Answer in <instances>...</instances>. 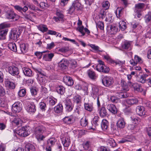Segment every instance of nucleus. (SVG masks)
<instances>
[{
	"label": "nucleus",
	"mask_w": 151,
	"mask_h": 151,
	"mask_svg": "<svg viewBox=\"0 0 151 151\" xmlns=\"http://www.w3.org/2000/svg\"><path fill=\"white\" fill-rule=\"evenodd\" d=\"M56 140L54 137H52L48 139L47 141L46 150V151H51V147L53 146L55 144Z\"/></svg>",
	"instance_id": "423d86ee"
},
{
	"label": "nucleus",
	"mask_w": 151,
	"mask_h": 151,
	"mask_svg": "<svg viewBox=\"0 0 151 151\" xmlns=\"http://www.w3.org/2000/svg\"><path fill=\"white\" fill-rule=\"evenodd\" d=\"M143 61L141 58L137 55H135L134 59H132L130 61V64L133 65H136L137 63H142Z\"/></svg>",
	"instance_id": "2eb2a0df"
},
{
	"label": "nucleus",
	"mask_w": 151,
	"mask_h": 151,
	"mask_svg": "<svg viewBox=\"0 0 151 151\" xmlns=\"http://www.w3.org/2000/svg\"><path fill=\"white\" fill-rule=\"evenodd\" d=\"M116 14L117 18H120L122 16V9L118 8L116 10Z\"/></svg>",
	"instance_id": "13d9d810"
},
{
	"label": "nucleus",
	"mask_w": 151,
	"mask_h": 151,
	"mask_svg": "<svg viewBox=\"0 0 151 151\" xmlns=\"http://www.w3.org/2000/svg\"><path fill=\"white\" fill-rule=\"evenodd\" d=\"M90 146V142L87 141L83 143V148L86 150H88Z\"/></svg>",
	"instance_id": "bf43d9fd"
},
{
	"label": "nucleus",
	"mask_w": 151,
	"mask_h": 151,
	"mask_svg": "<svg viewBox=\"0 0 151 151\" xmlns=\"http://www.w3.org/2000/svg\"><path fill=\"white\" fill-rule=\"evenodd\" d=\"M96 69L99 72L104 73H108L109 70V68L101 60L99 61V63L96 67Z\"/></svg>",
	"instance_id": "f03ea898"
},
{
	"label": "nucleus",
	"mask_w": 151,
	"mask_h": 151,
	"mask_svg": "<svg viewBox=\"0 0 151 151\" xmlns=\"http://www.w3.org/2000/svg\"><path fill=\"white\" fill-rule=\"evenodd\" d=\"M88 123V120L86 118H83L81 119L80 124L82 127H86Z\"/></svg>",
	"instance_id": "de8ad7c7"
},
{
	"label": "nucleus",
	"mask_w": 151,
	"mask_h": 151,
	"mask_svg": "<svg viewBox=\"0 0 151 151\" xmlns=\"http://www.w3.org/2000/svg\"><path fill=\"white\" fill-rule=\"evenodd\" d=\"M23 73L25 76L30 77L32 76V70L29 68L23 67L22 68Z\"/></svg>",
	"instance_id": "4be33fe9"
},
{
	"label": "nucleus",
	"mask_w": 151,
	"mask_h": 151,
	"mask_svg": "<svg viewBox=\"0 0 151 151\" xmlns=\"http://www.w3.org/2000/svg\"><path fill=\"white\" fill-rule=\"evenodd\" d=\"M22 109V105L20 102H16L12 105V110L14 113H19Z\"/></svg>",
	"instance_id": "39448f33"
},
{
	"label": "nucleus",
	"mask_w": 151,
	"mask_h": 151,
	"mask_svg": "<svg viewBox=\"0 0 151 151\" xmlns=\"http://www.w3.org/2000/svg\"><path fill=\"white\" fill-rule=\"evenodd\" d=\"M107 143L112 147H114L116 145V143L114 140L112 138H109L107 140Z\"/></svg>",
	"instance_id": "58836bf2"
},
{
	"label": "nucleus",
	"mask_w": 151,
	"mask_h": 151,
	"mask_svg": "<svg viewBox=\"0 0 151 151\" xmlns=\"http://www.w3.org/2000/svg\"><path fill=\"white\" fill-rule=\"evenodd\" d=\"M144 76L142 75L138 79V81L140 83H143L147 82V79H146Z\"/></svg>",
	"instance_id": "052dcab7"
},
{
	"label": "nucleus",
	"mask_w": 151,
	"mask_h": 151,
	"mask_svg": "<svg viewBox=\"0 0 151 151\" xmlns=\"http://www.w3.org/2000/svg\"><path fill=\"white\" fill-rule=\"evenodd\" d=\"M104 57L108 63H115L116 65L119 64L120 65H122L124 63V61H115L113 60L108 55H103Z\"/></svg>",
	"instance_id": "0eeeda50"
},
{
	"label": "nucleus",
	"mask_w": 151,
	"mask_h": 151,
	"mask_svg": "<svg viewBox=\"0 0 151 151\" xmlns=\"http://www.w3.org/2000/svg\"><path fill=\"white\" fill-rule=\"evenodd\" d=\"M5 85L6 87L10 89H14L15 87L14 83L11 81L9 79H7L4 82Z\"/></svg>",
	"instance_id": "6ab92c4d"
},
{
	"label": "nucleus",
	"mask_w": 151,
	"mask_h": 151,
	"mask_svg": "<svg viewBox=\"0 0 151 151\" xmlns=\"http://www.w3.org/2000/svg\"><path fill=\"white\" fill-rule=\"evenodd\" d=\"M145 6L144 4L142 3H139L135 5V10H140L143 9Z\"/></svg>",
	"instance_id": "49530a36"
},
{
	"label": "nucleus",
	"mask_w": 151,
	"mask_h": 151,
	"mask_svg": "<svg viewBox=\"0 0 151 151\" xmlns=\"http://www.w3.org/2000/svg\"><path fill=\"white\" fill-rule=\"evenodd\" d=\"M38 80L39 83L42 86H45V83L47 82V80L45 79V77L42 78H40Z\"/></svg>",
	"instance_id": "0e129e2a"
},
{
	"label": "nucleus",
	"mask_w": 151,
	"mask_h": 151,
	"mask_svg": "<svg viewBox=\"0 0 151 151\" xmlns=\"http://www.w3.org/2000/svg\"><path fill=\"white\" fill-rule=\"evenodd\" d=\"M138 102V100L135 98L128 99H127L126 101L127 104L129 105H132L136 104Z\"/></svg>",
	"instance_id": "7c9ffc66"
},
{
	"label": "nucleus",
	"mask_w": 151,
	"mask_h": 151,
	"mask_svg": "<svg viewBox=\"0 0 151 151\" xmlns=\"http://www.w3.org/2000/svg\"><path fill=\"white\" fill-rule=\"evenodd\" d=\"M85 109L91 112L93 110V105L90 104L85 103L84 104Z\"/></svg>",
	"instance_id": "e433bc0d"
},
{
	"label": "nucleus",
	"mask_w": 151,
	"mask_h": 151,
	"mask_svg": "<svg viewBox=\"0 0 151 151\" xmlns=\"http://www.w3.org/2000/svg\"><path fill=\"white\" fill-rule=\"evenodd\" d=\"M26 94V91L25 88H21L18 92V95L20 97H24Z\"/></svg>",
	"instance_id": "a18cd8bd"
},
{
	"label": "nucleus",
	"mask_w": 151,
	"mask_h": 151,
	"mask_svg": "<svg viewBox=\"0 0 151 151\" xmlns=\"http://www.w3.org/2000/svg\"><path fill=\"white\" fill-rule=\"evenodd\" d=\"M145 22L148 23L151 20V12H149L147 14H146L145 17Z\"/></svg>",
	"instance_id": "09e8293b"
},
{
	"label": "nucleus",
	"mask_w": 151,
	"mask_h": 151,
	"mask_svg": "<svg viewBox=\"0 0 151 151\" xmlns=\"http://www.w3.org/2000/svg\"><path fill=\"white\" fill-rule=\"evenodd\" d=\"M109 27L111 32L112 34H114L116 33L118 31L117 28L114 25H111Z\"/></svg>",
	"instance_id": "5fc2aeb1"
},
{
	"label": "nucleus",
	"mask_w": 151,
	"mask_h": 151,
	"mask_svg": "<svg viewBox=\"0 0 151 151\" xmlns=\"http://www.w3.org/2000/svg\"><path fill=\"white\" fill-rule=\"evenodd\" d=\"M87 73L88 77L92 79H95L96 77L95 72L92 70H88L87 71Z\"/></svg>",
	"instance_id": "f704fd0d"
},
{
	"label": "nucleus",
	"mask_w": 151,
	"mask_h": 151,
	"mask_svg": "<svg viewBox=\"0 0 151 151\" xmlns=\"http://www.w3.org/2000/svg\"><path fill=\"white\" fill-rule=\"evenodd\" d=\"M109 2L108 1H104L102 4V6L105 9V10L109 8Z\"/></svg>",
	"instance_id": "680f3d73"
},
{
	"label": "nucleus",
	"mask_w": 151,
	"mask_h": 151,
	"mask_svg": "<svg viewBox=\"0 0 151 151\" xmlns=\"http://www.w3.org/2000/svg\"><path fill=\"white\" fill-rule=\"evenodd\" d=\"M27 111L30 113H34L36 111L35 106L33 104L29 103L26 107Z\"/></svg>",
	"instance_id": "412c9836"
},
{
	"label": "nucleus",
	"mask_w": 151,
	"mask_h": 151,
	"mask_svg": "<svg viewBox=\"0 0 151 151\" xmlns=\"http://www.w3.org/2000/svg\"><path fill=\"white\" fill-rule=\"evenodd\" d=\"M99 115L101 117L105 116L107 114L106 110L104 107H102L101 108L99 109Z\"/></svg>",
	"instance_id": "cd10ccee"
},
{
	"label": "nucleus",
	"mask_w": 151,
	"mask_h": 151,
	"mask_svg": "<svg viewBox=\"0 0 151 151\" xmlns=\"http://www.w3.org/2000/svg\"><path fill=\"white\" fill-rule=\"evenodd\" d=\"M8 71L10 74L13 76L18 75L19 74L18 68L14 66H11L9 67Z\"/></svg>",
	"instance_id": "6e6552de"
},
{
	"label": "nucleus",
	"mask_w": 151,
	"mask_h": 151,
	"mask_svg": "<svg viewBox=\"0 0 151 151\" xmlns=\"http://www.w3.org/2000/svg\"><path fill=\"white\" fill-rule=\"evenodd\" d=\"M99 118L98 116H94L93 119V125L96 127L98 126V122L99 120Z\"/></svg>",
	"instance_id": "8fccbe9b"
},
{
	"label": "nucleus",
	"mask_w": 151,
	"mask_h": 151,
	"mask_svg": "<svg viewBox=\"0 0 151 151\" xmlns=\"http://www.w3.org/2000/svg\"><path fill=\"white\" fill-rule=\"evenodd\" d=\"M8 47L9 49L14 52L17 51L16 45L14 43H10L8 44Z\"/></svg>",
	"instance_id": "c9c22d12"
},
{
	"label": "nucleus",
	"mask_w": 151,
	"mask_h": 151,
	"mask_svg": "<svg viewBox=\"0 0 151 151\" xmlns=\"http://www.w3.org/2000/svg\"><path fill=\"white\" fill-rule=\"evenodd\" d=\"M132 141V137L128 136L122 138L121 140L119 141L120 143H124L127 142H131Z\"/></svg>",
	"instance_id": "79ce46f5"
},
{
	"label": "nucleus",
	"mask_w": 151,
	"mask_h": 151,
	"mask_svg": "<svg viewBox=\"0 0 151 151\" xmlns=\"http://www.w3.org/2000/svg\"><path fill=\"white\" fill-rule=\"evenodd\" d=\"M132 42L131 41H126L122 44V47L124 49L130 50L131 48Z\"/></svg>",
	"instance_id": "5701e85b"
},
{
	"label": "nucleus",
	"mask_w": 151,
	"mask_h": 151,
	"mask_svg": "<svg viewBox=\"0 0 151 151\" xmlns=\"http://www.w3.org/2000/svg\"><path fill=\"white\" fill-rule=\"evenodd\" d=\"M108 12L104 9H101L99 13V18L103 19L104 18L107 14Z\"/></svg>",
	"instance_id": "4c0bfd02"
},
{
	"label": "nucleus",
	"mask_w": 151,
	"mask_h": 151,
	"mask_svg": "<svg viewBox=\"0 0 151 151\" xmlns=\"http://www.w3.org/2000/svg\"><path fill=\"white\" fill-rule=\"evenodd\" d=\"M14 7L16 10L21 13L22 12H25L28 9V7L26 6L22 8L19 5H15Z\"/></svg>",
	"instance_id": "a878e982"
},
{
	"label": "nucleus",
	"mask_w": 151,
	"mask_h": 151,
	"mask_svg": "<svg viewBox=\"0 0 151 151\" xmlns=\"http://www.w3.org/2000/svg\"><path fill=\"white\" fill-rule=\"evenodd\" d=\"M17 15L14 12L10 9H9L6 12L5 16L8 19H14L15 17Z\"/></svg>",
	"instance_id": "f8f14e48"
},
{
	"label": "nucleus",
	"mask_w": 151,
	"mask_h": 151,
	"mask_svg": "<svg viewBox=\"0 0 151 151\" xmlns=\"http://www.w3.org/2000/svg\"><path fill=\"white\" fill-rule=\"evenodd\" d=\"M109 123L108 122L106 119H103L101 123V127L102 129L105 131L108 128Z\"/></svg>",
	"instance_id": "2f4dec72"
},
{
	"label": "nucleus",
	"mask_w": 151,
	"mask_h": 151,
	"mask_svg": "<svg viewBox=\"0 0 151 151\" xmlns=\"http://www.w3.org/2000/svg\"><path fill=\"white\" fill-rule=\"evenodd\" d=\"M25 151H35V148L34 145L30 143H28L25 146Z\"/></svg>",
	"instance_id": "c756f323"
},
{
	"label": "nucleus",
	"mask_w": 151,
	"mask_h": 151,
	"mask_svg": "<svg viewBox=\"0 0 151 151\" xmlns=\"http://www.w3.org/2000/svg\"><path fill=\"white\" fill-rule=\"evenodd\" d=\"M129 83V86L132 87L135 91L139 92H142L143 91V89L142 88L139 84L137 83H134L133 82H130Z\"/></svg>",
	"instance_id": "ddd939ff"
},
{
	"label": "nucleus",
	"mask_w": 151,
	"mask_h": 151,
	"mask_svg": "<svg viewBox=\"0 0 151 151\" xmlns=\"http://www.w3.org/2000/svg\"><path fill=\"white\" fill-rule=\"evenodd\" d=\"M62 142L64 147H68L70 143V140L68 137H64L62 139Z\"/></svg>",
	"instance_id": "c85d7f7f"
},
{
	"label": "nucleus",
	"mask_w": 151,
	"mask_h": 151,
	"mask_svg": "<svg viewBox=\"0 0 151 151\" xmlns=\"http://www.w3.org/2000/svg\"><path fill=\"white\" fill-rule=\"evenodd\" d=\"M21 35V31L19 29L13 30L10 32L9 37L10 39L16 40Z\"/></svg>",
	"instance_id": "7ed1b4c3"
},
{
	"label": "nucleus",
	"mask_w": 151,
	"mask_h": 151,
	"mask_svg": "<svg viewBox=\"0 0 151 151\" xmlns=\"http://www.w3.org/2000/svg\"><path fill=\"white\" fill-rule=\"evenodd\" d=\"M7 32L8 31L6 30H2L0 32V40H3L5 39Z\"/></svg>",
	"instance_id": "ea45409f"
},
{
	"label": "nucleus",
	"mask_w": 151,
	"mask_h": 151,
	"mask_svg": "<svg viewBox=\"0 0 151 151\" xmlns=\"http://www.w3.org/2000/svg\"><path fill=\"white\" fill-rule=\"evenodd\" d=\"M110 99L111 102L113 103H118L120 102L119 99L114 96H111Z\"/></svg>",
	"instance_id": "603ef678"
},
{
	"label": "nucleus",
	"mask_w": 151,
	"mask_h": 151,
	"mask_svg": "<svg viewBox=\"0 0 151 151\" xmlns=\"http://www.w3.org/2000/svg\"><path fill=\"white\" fill-rule=\"evenodd\" d=\"M131 118L134 124L139 123L141 121V119L137 117H131Z\"/></svg>",
	"instance_id": "6e6d98bb"
},
{
	"label": "nucleus",
	"mask_w": 151,
	"mask_h": 151,
	"mask_svg": "<svg viewBox=\"0 0 151 151\" xmlns=\"http://www.w3.org/2000/svg\"><path fill=\"white\" fill-rule=\"evenodd\" d=\"M36 72L37 73V79L39 80L40 78H45V75L43 72L41 70H36Z\"/></svg>",
	"instance_id": "37998d69"
},
{
	"label": "nucleus",
	"mask_w": 151,
	"mask_h": 151,
	"mask_svg": "<svg viewBox=\"0 0 151 151\" xmlns=\"http://www.w3.org/2000/svg\"><path fill=\"white\" fill-rule=\"evenodd\" d=\"M47 101L50 106H54L57 101V99L52 96L48 98Z\"/></svg>",
	"instance_id": "bb28decb"
},
{
	"label": "nucleus",
	"mask_w": 151,
	"mask_h": 151,
	"mask_svg": "<svg viewBox=\"0 0 151 151\" xmlns=\"http://www.w3.org/2000/svg\"><path fill=\"white\" fill-rule=\"evenodd\" d=\"M97 27L101 30H103L104 29V23L103 22L99 21L97 24Z\"/></svg>",
	"instance_id": "69168bd1"
},
{
	"label": "nucleus",
	"mask_w": 151,
	"mask_h": 151,
	"mask_svg": "<svg viewBox=\"0 0 151 151\" xmlns=\"http://www.w3.org/2000/svg\"><path fill=\"white\" fill-rule=\"evenodd\" d=\"M112 17L111 14L108 12L106 16L105 21L106 22H111L112 20Z\"/></svg>",
	"instance_id": "e2e57ef3"
},
{
	"label": "nucleus",
	"mask_w": 151,
	"mask_h": 151,
	"mask_svg": "<svg viewBox=\"0 0 151 151\" xmlns=\"http://www.w3.org/2000/svg\"><path fill=\"white\" fill-rule=\"evenodd\" d=\"M63 109L62 105L59 104L54 108V111L55 113L60 114L63 111Z\"/></svg>",
	"instance_id": "b1692460"
},
{
	"label": "nucleus",
	"mask_w": 151,
	"mask_h": 151,
	"mask_svg": "<svg viewBox=\"0 0 151 151\" xmlns=\"http://www.w3.org/2000/svg\"><path fill=\"white\" fill-rule=\"evenodd\" d=\"M126 123L123 118H119L116 123V125L119 129L124 128L125 126Z\"/></svg>",
	"instance_id": "a211bd4d"
},
{
	"label": "nucleus",
	"mask_w": 151,
	"mask_h": 151,
	"mask_svg": "<svg viewBox=\"0 0 151 151\" xmlns=\"http://www.w3.org/2000/svg\"><path fill=\"white\" fill-rule=\"evenodd\" d=\"M84 28L83 26L78 27L77 29L82 34V36H84L85 35V33L84 31Z\"/></svg>",
	"instance_id": "774afa93"
},
{
	"label": "nucleus",
	"mask_w": 151,
	"mask_h": 151,
	"mask_svg": "<svg viewBox=\"0 0 151 151\" xmlns=\"http://www.w3.org/2000/svg\"><path fill=\"white\" fill-rule=\"evenodd\" d=\"M69 62L66 59H63L58 63L59 68L62 70L65 69L68 66Z\"/></svg>",
	"instance_id": "9d476101"
},
{
	"label": "nucleus",
	"mask_w": 151,
	"mask_h": 151,
	"mask_svg": "<svg viewBox=\"0 0 151 151\" xmlns=\"http://www.w3.org/2000/svg\"><path fill=\"white\" fill-rule=\"evenodd\" d=\"M37 27L39 30L43 32L47 31L48 30V28L46 26L43 24L38 26Z\"/></svg>",
	"instance_id": "c03bdc74"
},
{
	"label": "nucleus",
	"mask_w": 151,
	"mask_h": 151,
	"mask_svg": "<svg viewBox=\"0 0 151 151\" xmlns=\"http://www.w3.org/2000/svg\"><path fill=\"white\" fill-rule=\"evenodd\" d=\"M57 91L58 93L62 94L65 91V88L62 86H59L57 87Z\"/></svg>",
	"instance_id": "3c124183"
},
{
	"label": "nucleus",
	"mask_w": 151,
	"mask_h": 151,
	"mask_svg": "<svg viewBox=\"0 0 151 151\" xmlns=\"http://www.w3.org/2000/svg\"><path fill=\"white\" fill-rule=\"evenodd\" d=\"M17 134L22 137H25L28 135L26 128L22 127L17 131Z\"/></svg>",
	"instance_id": "9b49d317"
},
{
	"label": "nucleus",
	"mask_w": 151,
	"mask_h": 151,
	"mask_svg": "<svg viewBox=\"0 0 151 151\" xmlns=\"http://www.w3.org/2000/svg\"><path fill=\"white\" fill-rule=\"evenodd\" d=\"M46 131V128L42 125L35 127L34 130V134L38 141H42L45 138V136L43 135V133Z\"/></svg>",
	"instance_id": "f257e3e1"
},
{
	"label": "nucleus",
	"mask_w": 151,
	"mask_h": 151,
	"mask_svg": "<svg viewBox=\"0 0 151 151\" xmlns=\"http://www.w3.org/2000/svg\"><path fill=\"white\" fill-rule=\"evenodd\" d=\"M63 81L68 86H72L74 83L72 78L69 76H65L63 78Z\"/></svg>",
	"instance_id": "4468645a"
},
{
	"label": "nucleus",
	"mask_w": 151,
	"mask_h": 151,
	"mask_svg": "<svg viewBox=\"0 0 151 151\" xmlns=\"http://www.w3.org/2000/svg\"><path fill=\"white\" fill-rule=\"evenodd\" d=\"M56 15L57 17H54V19L56 21H62L63 20L64 15L62 11H60L59 9H57L56 12Z\"/></svg>",
	"instance_id": "aec40b11"
},
{
	"label": "nucleus",
	"mask_w": 151,
	"mask_h": 151,
	"mask_svg": "<svg viewBox=\"0 0 151 151\" xmlns=\"http://www.w3.org/2000/svg\"><path fill=\"white\" fill-rule=\"evenodd\" d=\"M74 120L75 117L72 115L65 116L63 119V121L64 123L67 124H72L74 122Z\"/></svg>",
	"instance_id": "1a4fd4ad"
},
{
	"label": "nucleus",
	"mask_w": 151,
	"mask_h": 151,
	"mask_svg": "<svg viewBox=\"0 0 151 151\" xmlns=\"http://www.w3.org/2000/svg\"><path fill=\"white\" fill-rule=\"evenodd\" d=\"M21 121L19 117H15L12 121V122L13 124H15L17 125H19L20 122Z\"/></svg>",
	"instance_id": "4d7b16f0"
},
{
	"label": "nucleus",
	"mask_w": 151,
	"mask_h": 151,
	"mask_svg": "<svg viewBox=\"0 0 151 151\" xmlns=\"http://www.w3.org/2000/svg\"><path fill=\"white\" fill-rule=\"evenodd\" d=\"M54 56V54L52 53H50L45 54L44 55L43 59L46 61H51L53 57Z\"/></svg>",
	"instance_id": "393cba45"
},
{
	"label": "nucleus",
	"mask_w": 151,
	"mask_h": 151,
	"mask_svg": "<svg viewBox=\"0 0 151 151\" xmlns=\"http://www.w3.org/2000/svg\"><path fill=\"white\" fill-rule=\"evenodd\" d=\"M20 49L21 50V52L23 54L26 52L27 49L26 48V44L24 43L21 44L20 45Z\"/></svg>",
	"instance_id": "a19ab883"
},
{
	"label": "nucleus",
	"mask_w": 151,
	"mask_h": 151,
	"mask_svg": "<svg viewBox=\"0 0 151 151\" xmlns=\"http://www.w3.org/2000/svg\"><path fill=\"white\" fill-rule=\"evenodd\" d=\"M136 112L137 113L139 116H144L146 115V111L143 106H137L136 109Z\"/></svg>",
	"instance_id": "dca6fc26"
},
{
	"label": "nucleus",
	"mask_w": 151,
	"mask_h": 151,
	"mask_svg": "<svg viewBox=\"0 0 151 151\" xmlns=\"http://www.w3.org/2000/svg\"><path fill=\"white\" fill-rule=\"evenodd\" d=\"M72 5L76 9V10L77 11L80 7L81 4L78 2H76L75 3H73Z\"/></svg>",
	"instance_id": "338daca9"
},
{
	"label": "nucleus",
	"mask_w": 151,
	"mask_h": 151,
	"mask_svg": "<svg viewBox=\"0 0 151 151\" xmlns=\"http://www.w3.org/2000/svg\"><path fill=\"white\" fill-rule=\"evenodd\" d=\"M107 109L112 114H115L117 113V110L115 105L113 104H109L106 106Z\"/></svg>",
	"instance_id": "f3484780"
},
{
	"label": "nucleus",
	"mask_w": 151,
	"mask_h": 151,
	"mask_svg": "<svg viewBox=\"0 0 151 151\" xmlns=\"http://www.w3.org/2000/svg\"><path fill=\"white\" fill-rule=\"evenodd\" d=\"M74 101L77 104L80 103L81 102V98L79 95L75 96L73 99Z\"/></svg>",
	"instance_id": "864d4df0"
},
{
	"label": "nucleus",
	"mask_w": 151,
	"mask_h": 151,
	"mask_svg": "<svg viewBox=\"0 0 151 151\" xmlns=\"http://www.w3.org/2000/svg\"><path fill=\"white\" fill-rule=\"evenodd\" d=\"M119 28L120 30L122 31L124 30L127 28L126 23L123 21H120L119 23Z\"/></svg>",
	"instance_id": "72a5a7b5"
},
{
	"label": "nucleus",
	"mask_w": 151,
	"mask_h": 151,
	"mask_svg": "<svg viewBox=\"0 0 151 151\" xmlns=\"http://www.w3.org/2000/svg\"><path fill=\"white\" fill-rule=\"evenodd\" d=\"M99 92V88L97 87L94 86L92 88V92L91 95L93 97H94L98 95Z\"/></svg>",
	"instance_id": "473e14b6"
},
{
	"label": "nucleus",
	"mask_w": 151,
	"mask_h": 151,
	"mask_svg": "<svg viewBox=\"0 0 151 151\" xmlns=\"http://www.w3.org/2000/svg\"><path fill=\"white\" fill-rule=\"evenodd\" d=\"M103 85L106 87H109L112 85L114 81L112 78L106 76L104 77L102 80Z\"/></svg>",
	"instance_id": "20e7f679"
}]
</instances>
